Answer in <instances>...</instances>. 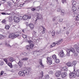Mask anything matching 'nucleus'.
<instances>
[{
    "label": "nucleus",
    "mask_w": 79,
    "mask_h": 79,
    "mask_svg": "<svg viewBox=\"0 0 79 79\" xmlns=\"http://www.w3.org/2000/svg\"><path fill=\"white\" fill-rule=\"evenodd\" d=\"M63 39H60L59 40V41L60 42V43H62L63 42Z\"/></svg>",
    "instance_id": "09e8293b"
},
{
    "label": "nucleus",
    "mask_w": 79,
    "mask_h": 79,
    "mask_svg": "<svg viewBox=\"0 0 79 79\" xmlns=\"http://www.w3.org/2000/svg\"><path fill=\"white\" fill-rule=\"evenodd\" d=\"M18 74L20 76H23L24 77L25 76V74H24V71L23 72L22 71H19V73Z\"/></svg>",
    "instance_id": "9d476101"
},
{
    "label": "nucleus",
    "mask_w": 79,
    "mask_h": 79,
    "mask_svg": "<svg viewBox=\"0 0 79 79\" xmlns=\"http://www.w3.org/2000/svg\"><path fill=\"white\" fill-rule=\"evenodd\" d=\"M26 48L27 50H30V49H32L29 45L26 46Z\"/></svg>",
    "instance_id": "6ab92c4d"
},
{
    "label": "nucleus",
    "mask_w": 79,
    "mask_h": 79,
    "mask_svg": "<svg viewBox=\"0 0 79 79\" xmlns=\"http://www.w3.org/2000/svg\"><path fill=\"white\" fill-rule=\"evenodd\" d=\"M14 38H16V37H19V36L20 35H19L18 34H17L16 33L14 34Z\"/></svg>",
    "instance_id": "a878e982"
},
{
    "label": "nucleus",
    "mask_w": 79,
    "mask_h": 79,
    "mask_svg": "<svg viewBox=\"0 0 79 79\" xmlns=\"http://www.w3.org/2000/svg\"><path fill=\"white\" fill-rule=\"evenodd\" d=\"M44 79H49L50 78V77H49V76L48 74H46L45 76Z\"/></svg>",
    "instance_id": "b1692460"
},
{
    "label": "nucleus",
    "mask_w": 79,
    "mask_h": 79,
    "mask_svg": "<svg viewBox=\"0 0 79 79\" xmlns=\"http://www.w3.org/2000/svg\"><path fill=\"white\" fill-rule=\"evenodd\" d=\"M41 27H42V28H43V31H42V34H45V28L43 26H41Z\"/></svg>",
    "instance_id": "ddd939ff"
},
{
    "label": "nucleus",
    "mask_w": 79,
    "mask_h": 79,
    "mask_svg": "<svg viewBox=\"0 0 79 79\" xmlns=\"http://www.w3.org/2000/svg\"><path fill=\"white\" fill-rule=\"evenodd\" d=\"M61 2L63 3H66V0H62Z\"/></svg>",
    "instance_id": "4d7b16f0"
},
{
    "label": "nucleus",
    "mask_w": 79,
    "mask_h": 79,
    "mask_svg": "<svg viewBox=\"0 0 79 79\" xmlns=\"http://www.w3.org/2000/svg\"><path fill=\"white\" fill-rule=\"evenodd\" d=\"M60 44H61V43L60 42H59V41H57V43H56L57 45H59Z\"/></svg>",
    "instance_id": "e2e57ef3"
},
{
    "label": "nucleus",
    "mask_w": 79,
    "mask_h": 79,
    "mask_svg": "<svg viewBox=\"0 0 79 79\" xmlns=\"http://www.w3.org/2000/svg\"><path fill=\"white\" fill-rule=\"evenodd\" d=\"M9 61L10 62H13V61H14V59L13 58V57H11L10 58H9Z\"/></svg>",
    "instance_id": "393cba45"
},
{
    "label": "nucleus",
    "mask_w": 79,
    "mask_h": 79,
    "mask_svg": "<svg viewBox=\"0 0 79 79\" xmlns=\"http://www.w3.org/2000/svg\"><path fill=\"white\" fill-rule=\"evenodd\" d=\"M77 4V2L75 1H74L72 3V5L73 6H76Z\"/></svg>",
    "instance_id": "c756f323"
},
{
    "label": "nucleus",
    "mask_w": 79,
    "mask_h": 79,
    "mask_svg": "<svg viewBox=\"0 0 79 79\" xmlns=\"http://www.w3.org/2000/svg\"><path fill=\"white\" fill-rule=\"evenodd\" d=\"M60 22H62L63 21V19H60Z\"/></svg>",
    "instance_id": "338daca9"
},
{
    "label": "nucleus",
    "mask_w": 79,
    "mask_h": 79,
    "mask_svg": "<svg viewBox=\"0 0 79 79\" xmlns=\"http://www.w3.org/2000/svg\"><path fill=\"white\" fill-rule=\"evenodd\" d=\"M69 76L70 78H72L73 77H76V74H74L72 72H71L69 73Z\"/></svg>",
    "instance_id": "0eeeda50"
},
{
    "label": "nucleus",
    "mask_w": 79,
    "mask_h": 79,
    "mask_svg": "<svg viewBox=\"0 0 79 79\" xmlns=\"http://www.w3.org/2000/svg\"><path fill=\"white\" fill-rule=\"evenodd\" d=\"M23 5H24V4H20V7H21L22 6H23Z\"/></svg>",
    "instance_id": "774afa93"
},
{
    "label": "nucleus",
    "mask_w": 79,
    "mask_h": 79,
    "mask_svg": "<svg viewBox=\"0 0 79 79\" xmlns=\"http://www.w3.org/2000/svg\"><path fill=\"white\" fill-rule=\"evenodd\" d=\"M76 6H74L72 5V10L74 11H76L77 10V8H76Z\"/></svg>",
    "instance_id": "dca6fc26"
},
{
    "label": "nucleus",
    "mask_w": 79,
    "mask_h": 79,
    "mask_svg": "<svg viewBox=\"0 0 79 79\" xmlns=\"http://www.w3.org/2000/svg\"><path fill=\"white\" fill-rule=\"evenodd\" d=\"M35 34H37V33L35 32V31H33L32 33V35L34 36H35Z\"/></svg>",
    "instance_id": "49530a36"
},
{
    "label": "nucleus",
    "mask_w": 79,
    "mask_h": 79,
    "mask_svg": "<svg viewBox=\"0 0 79 79\" xmlns=\"http://www.w3.org/2000/svg\"><path fill=\"white\" fill-rule=\"evenodd\" d=\"M22 54L23 55L26 56L27 55V52H23L22 53Z\"/></svg>",
    "instance_id": "3c124183"
},
{
    "label": "nucleus",
    "mask_w": 79,
    "mask_h": 79,
    "mask_svg": "<svg viewBox=\"0 0 79 79\" xmlns=\"http://www.w3.org/2000/svg\"><path fill=\"white\" fill-rule=\"evenodd\" d=\"M22 37H23V38H24V39H25V38H27V36H26V35H23Z\"/></svg>",
    "instance_id": "8fccbe9b"
},
{
    "label": "nucleus",
    "mask_w": 79,
    "mask_h": 79,
    "mask_svg": "<svg viewBox=\"0 0 79 79\" xmlns=\"http://www.w3.org/2000/svg\"><path fill=\"white\" fill-rule=\"evenodd\" d=\"M9 22H11L12 21V17L11 16L9 18Z\"/></svg>",
    "instance_id": "c03bdc74"
},
{
    "label": "nucleus",
    "mask_w": 79,
    "mask_h": 79,
    "mask_svg": "<svg viewBox=\"0 0 79 79\" xmlns=\"http://www.w3.org/2000/svg\"><path fill=\"white\" fill-rule=\"evenodd\" d=\"M3 60L6 63V64L8 63V60L6 59H3Z\"/></svg>",
    "instance_id": "a18cd8bd"
},
{
    "label": "nucleus",
    "mask_w": 79,
    "mask_h": 79,
    "mask_svg": "<svg viewBox=\"0 0 79 79\" xmlns=\"http://www.w3.org/2000/svg\"><path fill=\"white\" fill-rule=\"evenodd\" d=\"M52 58L54 59V60H56V59H57V57H56V55H53L52 56Z\"/></svg>",
    "instance_id": "473e14b6"
},
{
    "label": "nucleus",
    "mask_w": 79,
    "mask_h": 79,
    "mask_svg": "<svg viewBox=\"0 0 79 79\" xmlns=\"http://www.w3.org/2000/svg\"><path fill=\"white\" fill-rule=\"evenodd\" d=\"M14 37H15L14 33L10 34L9 36V38H11V39H15Z\"/></svg>",
    "instance_id": "9b49d317"
},
{
    "label": "nucleus",
    "mask_w": 79,
    "mask_h": 79,
    "mask_svg": "<svg viewBox=\"0 0 79 79\" xmlns=\"http://www.w3.org/2000/svg\"><path fill=\"white\" fill-rule=\"evenodd\" d=\"M40 75L41 77H43V76H44V73L43 72H41Z\"/></svg>",
    "instance_id": "864d4df0"
},
{
    "label": "nucleus",
    "mask_w": 79,
    "mask_h": 79,
    "mask_svg": "<svg viewBox=\"0 0 79 79\" xmlns=\"http://www.w3.org/2000/svg\"><path fill=\"white\" fill-rule=\"evenodd\" d=\"M28 60V58H23V60H24L25 61H26Z\"/></svg>",
    "instance_id": "6e6d98bb"
},
{
    "label": "nucleus",
    "mask_w": 79,
    "mask_h": 79,
    "mask_svg": "<svg viewBox=\"0 0 79 79\" xmlns=\"http://www.w3.org/2000/svg\"><path fill=\"white\" fill-rule=\"evenodd\" d=\"M27 19H31V15H27Z\"/></svg>",
    "instance_id": "f704fd0d"
},
{
    "label": "nucleus",
    "mask_w": 79,
    "mask_h": 79,
    "mask_svg": "<svg viewBox=\"0 0 79 79\" xmlns=\"http://www.w3.org/2000/svg\"><path fill=\"white\" fill-rule=\"evenodd\" d=\"M56 45V44L54 42L50 46V48H52L53 47H55Z\"/></svg>",
    "instance_id": "bb28decb"
},
{
    "label": "nucleus",
    "mask_w": 79,
    "mask_h": 79,
    "mask_svg": "<svg viewBox=\"0 0 79 79\" xmlns=\"http://www.w3.org/2000/svg\"><path fill=\"white\" fill-rule=\"evenodd\" d=\"M60 6H59L58 8L57 9V11L60 12L61 11V8H60Z\"/></svg>",
    "instance_id": "a19ab883"
},
{
    "label": "nucleus",
    "mask_w": 79,
    "mask_h": 79,
    "mask_svg": "<svg viewBox=\"0 0 79 79\" xmlns=\"http://www.w3.org/2000/svg\"><path fill=\"white\" fill-rule=\"evenodd\" d=\"M61 74V70L56 71L55 73V76L57 77H59L60 76Z\"/></svg>",
    "instance_id": "7ed1b4c3"
},
{
    "label": "nucleus",
    "mask_w": 79,
    "mask_h": 79,
    "mask_svg": "<svg viewBox=\"0 0 79 79\" xmlns=\"http://www.w3.org/2000/svg\"><path fill=\"white\" fill-rule=\"evenodd\" d=\"M7 65L8 66H10V68H13V65H12V64H11V63L9 62L8 64H7Z\"/></svg>",
    "instance_id": "4be33fe9"
},
{
    "label": "nucleus",
    "mask_w": 79,
    "mask_h": 79,
    "mask_svg": "<svg viewBox=\"0 0 79 79\" xmlns=\"http://www.w3.org/2000/svg\"><path fill=\"white\" fill-rule=\"evenodd\" d=\"M55 60V62L56 63H60V60L59 59H56Z\"/></svg>",
    "instance_id": "e433bc0d"
},
{
    "label": "nucleus",
    "mask_w": 79,
    "mask_h": 79,
    "mask_svg": "<svg viewBox=\"0 0 79 79\" xmlns=\"http://www.w3.org/2000/svg\"><path fill=\"white\" fill-rule=\"evenodd\" d=\"M1 14L2 15H11L10 13V14H8V13L6 14L5 12H2V13H1Z\"/></svg>",
    "instance_id": "58836bf2"
},
{
    "label": "nucleus",
    "mask_w": 79,
    "mask_h": 79,
    "mask_svg": "<svg viewBox=\"0 0 79 79\" xmlns=\"http://www.w3.org/2000/svg\"><path fill=\"white\" fill-rule=\"evenodd\" d=\"M55 31L54 30L52 31V35L53 37H55Z\"/></svg>",
    "instance_id": "aec40b11"
},
{
    "label": "nucleus",
    "mask_w": 79,
    "mask_h": 79,
    "mask_svg": "<svg viewBox=\"0 0 79 79\" xmlns=\"http://www.w3.org/2000/svg\"><path fill=\"white\" fill-rule=\"evenodd\" d=\"M9 28H10V26L8 25H5V28L6 29H8L9 30Z\"/></svg>",
    "instance_id": "7c9ffc66"
},
{
    "label": "nucleus",
    "mask_w": 79,
    "mask_h": 79,
    "mask_svg": "<svg viewBox=\"0 0 79 79\" xmlns=\"http://www.w3.org/2000/svg\"><path fill=\"white\" fill-rule=\"evenodd\" d=\"M72 53H74V56H78V54H77V53H76V51L74 50V49L73 51H72Z\"/></svg>",
    "instance_id": "2eb2a0df"
},
{
    "label": "nucleus",
    "mask_w": 79,
    "mask_h": 79,
    "mask_svg": "<svg viewBox=\"0 0 79 79\" xmlns=\"http://www.w3.org/2000/svg\"><path fill=\"white\" fill-rule=\"evenodd\" d=\"M76 51L78 53H79V48L77 49Z\"/></svg>",
    "instance_id": "052dcab7"
},
{
    "label": "nucleus",
    "mask_w": 79,
    "mask_h": 79,
    "mask_svg": "<svg viewBox=\"0 0 79 79\" xmlns=\"http://www.w3.org/2000/svg\"><path fill=\"white\" fill-rule=\"evenodd\" d=\"M31 48V49H32L33 48V47H34V44H31L30 45H29Z\"/></svg>",
    "instance_id": "4c0bfd02"
},
{
    "label": "nucleus",
    "mask_w": 79,
    "mask_h": 79,
    "mask_svg": "<svg viewBox=\"0 0 79 79\" xmlns=\"http://www.w3.org/2000/svg\"><path fill=\"white\" fill-rule=\"evenodd\" d=\"M65 12V10H61L60 14L62 16H64V13Z\"/></svg>",
    "instance_id": "f3484780"
},
{
    "label": "nucleus",
    "mask_w": 79,
    "mask_h": 79,
    "mask_svg": "<svg viewBox=\"0 0 79 79\" xmlns=\"http://www.w3.org/2000/svg\"><path fill=\"white\" fill-rule=\"evenodd\" d=\"M75 19L76 21H79V18L77 16V17L75 18Z\"/></svg>",
    "instance_id": "5fc2aeb1"
},
{
    "label": "nucleus",
    "mask_w": 79,
    "mask_h": 79,
    "mask_svg": "<svg viewBox=\"0 0 79 79\" xmlns=\"http://www.w3.org/2000/svg\"><path fill=\"white\" fill-rule=\"evenodd\" d=\"M74 48H75V49H76V50H77V48H79V47H77V45H74Z\"/></svg>",
    "instance_id": "603ef678"
},
{
    "label": "nucleus",
    "mask_w": 79,
    "mask_h": 79,
    "mask_svg": "<svg viewBox=\"0 0 79 79\" xmlns=\"http://www.w3.org/2000/svg\"><path fill=\"white\" fill-rule=\"evenodd\" d=\"M24 74H26V75H29V73H30V71L29 69L25 70L23 71Z\"/></svg>",
    "instance_id": "6e6552de"
},
{
    "label": "nucleus",
    "mask_w": 79,
    "mask_h": 79,
    "mask_svg": "<svg viewBox=\"0 0 79 79\" xmlns=\"http://www.w3.org/2000/svg\"><path fill=\"white\" fill-rule=\"evenodd\" d=\"M31 11H35V10H36V11H37V10H36V8H32V9H31Z\"/></svg>",
    "instance_id": "37998d69"
},
{
    "label": "nucleus",
    "mask_w": 79,
    "mask_h": 79,
    "mask_svg": "<svg viewBox=\"0 0 79 79\" xmlns=\"http://www.w3.org/2000/svg\"><path fill=\"white\" fill-rule=\"evenodd\" d=\"M8 5L9 6H11V2L10 1H8L7 2Z\"/></svg>",
    "instance_id": "c9c22d12"
},
{
    "label": "nucleus",
    "mask_w": 79,
    "mask_h": 79,
    "mask_svg": "<svg viewBox=\"0 0 79 79\" xmlns=\"http://www.w3.org/2000/svg\"><path fill=\"white\" fill-rule=\"evenodd\" d=\"M5 22H6V20H3L2 21V23H5Z\"/></svg>",
    "instance_id": "13d9d810"
},
{
    "label": "nucleus",
    "mask_w": 79,
    "mask_h": 79,
    "mask_svg": "<svg viewBox=\"0 0 79 79\" xmlns=\"http://www.w3.org/2000/svg\"><path fill=\"white\" fill-rule=\"evenodd\" d=\"M26 26L27 27L28 26H29V24L27 22H26Z\"/></svg>",
    "instance_id": "680f3d73"
},
{
    "label": "nucleus",
    "mask_w": 79,
    "mask_h": 79,
    "mask_svg": "<svg viewBox=\"0 0 79 79\" xmlns=\"http://www.w3.org/2000/svg\"><path fill=\"white\" fill-rule=\"evenodd\" d=\"M61 77L62 78H64L65 77H66L68 76V74L66 72H62L61 73Z\"/></svg>",
    "instance_id": "39448f33"
},
{
    "label": "nucleus",
    "mask_w": 79,
    "mask_h": 79,
    "mask_svg": "<svg viewBox=\"0 0 79 79\" xmlns=\"http://www.w3.org/2000/svg\"><path fill=\"white\" fill-rule=\"evenodd\" d=\"M63 71H68V69H67V67H64L62 69Z\"/></svg>",
    "instance_id": "412c9836"
},
{
    "label": "nucleus",
    "mask_w": 79,
    "mask_h": 79,
    "mask_svg": "<svg viewBox=\"0 0 79 79\" xmlns=\"http://www.w3.org/2000/svg\"><path fill=\"white\" fill-rule=\"evenodd\" d=\"M69 34V32L68 31H67L66 32V34H67V35H68Z\"/></svg>",
    "instance_id": "69168bd1"
},
{
    "label": "nucleus",
    "mask_w": 79,
    "mask_h": 79,
    "mask_svg": "<svg viewBox=\"0 0 79 79\" xmlns=\"http://www.w3.org/2000/svg\"><path fill=\"white\" fill-rule=\"evenodd\" d=\"M59 55L60 56V57H61V58H63V57H64V56H65L63 51H62L60 52Z\"/></svg>",
    "instance_id": "423d86ee"
},
{
    "label": "nucleus",
    "mask_w": 79,
    "mask_h": 79,
    "mask_svg": "<svg viewBox=\"0 0 79 79\" xmlns=\"http://www.w3.org/2000/svg\"><path fill=\"white\" fill-rule=\"evenodd\" d=\"M4 64L3 61H1L0 62V66H2Z\"/></svg>",
    "instance_id": "ea45409f"
},
{
    "label": "nucleus",
    "mask_w": 79,
    "mask_h": 79,
    "mask_svg": "<svg viewBox=\"0 0 79 79\" xmlns=\"http://www.w3.org/2000/svg\"><path fill=\"white\" fill-rule=\"evenodd\" d=\"M4 73V72H3V71H2L1 72V73H0V74L1 76H2V75H3V73Z\"/></svg>",
    "instance_id": "bf43d9fd"
},
{
    "label": "nucleus",
    "mask_w": 79,
    "mask_h": 79,
    "mask_svg": "<svg viewBox=\"0 0 79 79\" xmlns=\"http://www.w3.org/2000/svg\"><path fill=\"white\" fill-rule=\"evenodd\" d=\"M55 18H56L55 17H54V18H53L52 19V21H55L56 19H55Z\"/></svg>",
    "instance_id": "0e129e2a"
},
{
    "label": "nucleus",
    "mask_w": 79,
    "mask_h": 79,
    "mask_svg": "<svg viewBox=\"0 0 79 79\" xmlns=\"http://www.w3.org/2000/svg\"><path fill=\"white\" fill-rule=\"evenodd\" d=\"M73 50L74 48H71L70 49H66L67 52L66 56H70V52H73Z\"/></svg>",
    "instance_id": "f257e3e1"
},
{
    "label": "nucleus",
    "mask_w": 79,
    "mask_h": 79,
    "mask_svg": "<svg viewBox=\"0 0 79 79\" xmlns=\"http://www.w3.org/2000/svg\"><path fill=\"white\" fill-rule=\"evenodd\" d=\"M5 45L6 47H11V46H10L9 44H8V43H6Z\"/></svg>",
    "instance_id": "de8ad7c7"
},
{
    "label": "nucleus",
    "mask_w": 79,
    "mask_h": 79,
    "mask_svg": "<svg viewBox=\"0 0 79 79\" xmlns=\"http://www.w3.org/2000/svg\"><path fill=\"white\" fill-rule=\"evenodd\" d=\"M4 38H5V36L0 35V39H3Z\"/></svg>",
    "instance_id": "72a5a7b5"
},
{
    "label": "nucleus",
    "mask_w": 79,
    "mask_h": 79,
    "mask_svg": "<svg viewBox=\"0 0 79 79\" xmlns=\"http://www.w3.org/2000/svg\"><path fill=\"white\" fill-rule=\"evenodd\" d=\"M39 62L40 65L42 64V60L41 59H40L39 60Z\"/></svg>",
    "instance_id": "2f4dec72"
},
{
    "label": "nucleus",
    "mask_w": 79,
    "mask_h": 79,
    "mask_svg": "<svg viewBox=\"0 0 79 79\" xmlns=\"http://www.w3.org/2000/svg\"><path fill=\"white\" fill-rule=\"evenodd\" d=\"M75 66L74 67V70L73 71V72H72V73H73L74 74H75L76 76H77V74L76 73V72H77V70L76 71V70H75V69H74V68H75Z\"/></svg>",
    "instance_id": "cd10ccee"
},
{
    "label": "nucleus",
    "mask_w": 79,
    "mask_h": 79,
    "mask_svg": "<svg viewBox=\"0 0 79 79\" xmlns=\"http://www.w3.org/2000/svg\"><path fill=\"white\" fill-rule=\"evenodd\" d=\"M18 64H19V66L21 67L23 66V62L20 60L18 62Z\"/></svg>",
    "instance_id": "a211bd4d"
},
{
    "label": "nucleus",
    "mask_w": 79,
    "mask_h": 79,
    "mask_svg": "<svg viewBox=\"0 0 79 79\" xmlns=\"http://www.w3.org/2000/svg\"><path fill=\"white\" fill-rule=\"evenodd\" d=\"M22 17L23 20H25V21H26V20H27V15H25L23 17Z\"/></svg>",
    "instance_id": "4468645a"
},
{
    "label": "nucleus",
    "mask_w": 79,
    "mask_h": 79,
    "mask_svg": "<svg viewBox=\"0 0 79 79\" xmlns=\"http://www.w3.org/2000/svg\"><path fill=\"white\" fill-rule=\"evenodd\" d=\"M73 64L74 66H76L77 64V61L74 60L73 61Z\"/></svg>",
    "instance_id": "c85d7f7f"
},
{
    "label": "nucleus",
    "mask_w": 79,
    "mask_h": 79,
    "mask_svg": "<svg viewBox=\"0 0 79 79\" xmlns=\"http://www.w3.org/2000/svg\"><path fill=\"white\" fill-rule=\"evenodd\" d=\"M29 27L30 28L31 30H32L34 27V25L32 23H30L29 24Z\"/></svg>",
    "instance_id": "1a4fd4ad"
},
{
    "label": "nucleus",
    "mask_w": 79,
    "mask_h": 79,
    "mask_svg": "<svg viewBox=\"0 0 79 79\" xmlns=\"http://www.w3.org/2000/svg\"><path fill=\"white\" fill-rule=\"evenodd\" d=\"M66 64L68 66V67H71V66H73V64L69 62L66 63Z\"/></svg>",
    "instance_id": "f8f14e48"
},
{
    "label": "nucleus",
    "mask_w": 79,
    "mask_h": 79,
    "mask_svg": "<svg viewBox=\"0 0 79 79\" xmlns=\"http://www.w3.org/2000/svg\"><path fill=\"white\" fill-rule=\"evenodd\" d=\"M14 20L15 23H19V22L20 21L21 19L19 18V17L17 16H15L14 17Z\"/></svg>",
    "instance_id": "f03ea898"
},
{
    "label": "nucleus",
    "mask_w": 79,
    "mask_h": 79,
    "mask_svg": "<svg viewBox=\"0 0 79 79\" xmlns=\"http://www.w3.org/2000/svg\"><path fill=\"white\" fill-rule=\"evenodd\" d=\"M42 18V15H40V16H38L36 19L35 21H37L38 19H40Z\"/></svg>",
    "instance_id": "5701e85b"
},
{
    "label": "nucleus",
    "mask_w": 79,
    "mask_h": 79,
    "mask_svg": "<svg viewBox=\"0 0 79 79\" xmlns=\"http://www.w3.org/2000/svg\"><path fill=\"white\" fill-rule=\"evenodd\" d=\"M49 74H53V71H52V70H50L49 72Z\"/></svg>",
    "instance_id": "79ce46f5"
},
{
    "label": "nucleus",
    "mask_w": 79,
    "mask_h": 79,
    "mask_svg": "<svg viewBox=\"0 0 79 79\" xmlns=\"http://www.w3.org/2000/svg\"><path fill=\"white\" fill-rule=\"evenodd\" d=\"M47 60H48L47 61V63L48 62L49 64L50 65L52 64V59L51 58V57H48L47 58Z\"/></svg>",
    "instance_id": "20e7f679"
}]
</instances>
